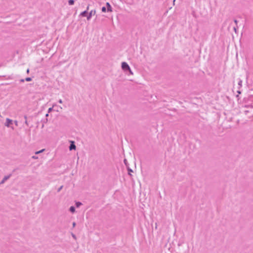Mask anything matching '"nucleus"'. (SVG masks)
Returning a JSON list of instances; mask_svg holds the SVG:
<instances>
[{
    "mask_svg": "<svg viewBox=\"0 0 253 253\" xmlns=\"http://www.w3.org/2000/svg\"><path fill=\"white\" fill-rule=\"evenodd\" d=\"M234 22L237 24L238 23V21L236 19L234 20Z\"/></svg>",
    "mask_w": 253,
    "mask_h": 253,
    "instance_id": "obj_30",
    "label": "nucleus"
},
{
    "mask_svg": "<svg viewBox=\"0 0 253 253\" xmlns=\"http://www.w3.org/2000/svg\"><path fill=\"white\" fill-rule=\"evenodd\" d=\"M59 108H60V109H62V107L60 106Z\"/></svg>",
    "mask_w": 253,
    "mask_h": 253,
    "instance_id": "obj_36",
    "label": "nucleus"
},
{
    "mask_svg": "<svg viewBox=\"0 0 253 253\" xmlns=\"http://www.w3.org/2000/svg\"><path fill=\"white\" fill-rule=\"evenodd\" d=\"M52 110V108H49L48 110V113H50Z\"/></svg>",
    "mask_w": 253,
    "mask_h": 253,
    "instance_id": "obj_20",
    "label": "nucleus"
},
{
    "mask_svg": "<svg viewBox=\"0 0 253 253\" xmlns=\"http://www.w3.org/2000/svg\"><path fill=\"white\" fill-rule=\"evenodd\" d=\"M20 82H24V79H21V80H20Z\"/></svg>",
    "mask_w": 253,
    "mask_h": 253,
    "instance_id": "obj_31",
    "label": "nucleus"
},
{
    "mask_svg": "<svg viewBox=\"0 0 253 253\" xmlns=\"http://www.w3.org/2000/svg\"><path fill=\"white\" fill-rule=\"evenodd\" d=\"M87 10H85L82 12L80 14V16H82V17H87Z\"/></svg>",
    "mask_w": 253,
    "mask_h": 253,
    "instance_id": "obj_7",
    "label": "nucleus"
},
{
    "mask_svg": "<svg viewBox=\"0 0 253 253\" xmlns=\"http://www.w3.org/2000/svg\"><path fill=\"white\" fill-rule=\"evenodd\" d=\"M31 80H32V79H31V78H30V77H27V78H26L25 79V81H27V82H30V81H31Z\"/></svg>",
    "mask_w": 253,
    "mask_h": 253,
    "instance_id": "obj_14",
    "label": "nucleus"
},
{
    "mask_svg": "<svg viewBox=\"0 0 253 253\" xmlns=\"http://www.w3.org/2000/svg\"><path fill=\"white\" fill-rule=\"evenodd\" d=\"M242 81L240 80L239 81L238 84V85L240 86V87L242 86Z\"/></svg>",
    "mask_w": 253,
    "mask_h": 253,
    "instance_id": "obj_15",
    "label": "nucleus"
},
{
    "mask_svg": "<svg viewBox=\"0 0 253 253\" xmlns=\"http://www.w3.org/2000/svg\"><path fill=\"white\" fill-rule=\"evenodd\" d=\"M76 225V222H74L73 223V227H75Z\"/></svg>",
    "mask_w": 253,
    "mask_h": 253,
    "instance_id": "obj_25",
    "label": "nucleus"
},
{
    "mask_svg": "<svg viewBox=\"0 0 253 253\" xmlns=\"http://www.w3.org/2000/svg\"><path fill=\"white\" fill-rule=\"evenodd\" d=\"M246 107H250L251 109H253V104L247 105L245 106Z\"/></svg>",
    "mask_w": 253,
    "mask_h": 253,
    "instance_id": "obj_17",
    "label": "nucleus"
},
{
    "mask_svg": "<svg viewBox=\"0 0 253 253\" xmlns=\"http://www.w3.org/2000/svg\"><path fill=\"white\" fill-rule=\"evenodd\" d=\"M96 14V10L95 9L91 10L89 13V14L87 16V20H89L91 19V17L93 15H94Z\"/></svg>",
    "mask_w": 253,
    "mask_h": 253,
    "instance_id": "obj_2",
    "label": "nucleus"
},
{
    "mask_svg": "<svg viewBox=\"0 0 253 253\" xmlns=\"http://www.w3.org/2000/svg\"><path fill=\"white\" fill-rule=\"evenodd\" d=\"M71 235H72V237H73L75 240H76V239H77L76 236L74 234L72 233V234H71Z\"/></svg>",
    "mask_w": 253,
    "mask_h": 253,
    "instance_id": "obj_19",
    "label": "nucleus"
},
{
    "mask_svg": "<svg viewBox=\"0 0 253 253\" xmlns=\"http://www.w3.org/2000/svg\"><path fill=\"white\" fill-rule=\"evenodd\" d=\"M106 6L107 7V11H108V12L112 11V7L109 2L106 3Z\"/></svg>",
    "mask_w": 253,
    "mask_h": 253,
    "instance_id": "obj_6",
    "label": "nucleus"
},
{
    "mask_svg": "<svg viewBox=\"0 0 253 253\" xmlns=\"http://www.w3.org/2000/svg\"><path fill=\"white\" fill-rule=\"evenodd\" d=\"M59 103H62V99H59V101H58Z\"/></svg>",
    "mask_w": 253,
    "mask_h": 253,
    "instance_id": "obj_27",
    "label": "nucleus"
},
{
    "mask_svg": "<svg viewBox=\"0 0 253 253\" xmlns=\"http://www.w3.org/2000/svg\"><path fill=\"white\" fill-rule=\"evenodd\" d=\"M24 119H25V123L26 124L27 126H28V122L27 121V117L26 116H24Z\"/></svg>",
    "mask_w": 253,
    "mask_h": 253,
    "instance_id": "obj_16",
    "label": "nucleus"
},
{
    "mask_svg": "<svg viewBox=\"0 0 253 253\" xmlns=\"http://www.w3.org/2000/svg\"><path fill=\"white\" fill-rule=\"evenodd\" d=\"M27 73H29V69H28L27 70Z\"/></svg>",
    "mask_w": 253,
    "mask_h": 253,
    "instance_id": "obj_32",
    "label": "nucleus"
},
{
    "mask_svg": "<svg viewBox=\"0 0 253 253\" xmlns=\"http://www.w3.org/2000/svg\"><path fill=\"white\" fill-rule=\"evenodd\" d=\"M70 211L73 213L75 211V208L73 206H71L70 208V209H69Z\"/></svg>",
    "mask_w": 253,
    "mask_h": 253,
    "instance_id": "obj_9",
    "label": "nucleus"
},
{
    "mask_svg": "<svg viewBox=\"0 0 253 253\" xmlns=\"http://www.w3.org/2000/svg\"><path fill=\"white\" fill-rule=\"evenodd\" d=\"M14 123H15L16 126H18V122L17 121H15Z\"/></svg>",
    "mask_w": 253,
    "mask_h": 253,
    "instance_id": "obj_26",
    "label": "nucleus"
},
{
    "mask_svg": "<svg viewBox=\"0 0 253 253\" xmlns=\"http://www.w3.org/2000/svg\"><path fill=\"white\" fill-rule=\"evenodd\" d=\"M71 143L70 144V145L69 146V150L70 151H71L72 150H75L76 148V146L74 143V142L71 141Z\"/></svg>",
    "mask_w": 253,
    "mask_h": 253,
    "instance_id": "obj_5",
    "label": "nucleus"
},
{
    "mask_svg": "<svg viewBox=\"0 0 253 253\" xmlns=\"http://www.w3.org/2000/svg\"><path fill=\"white\" fill-rule=\"evenodd\" d=\"M12 120L9 119V118H6V122L5 123H4V126L6 127H10V125L11 124H12Z\"/></svg>",
    "mask_w": 253,
    "mask_h": 253,
    "instance_id": "obj_3",
    "label": "nucleus"
},
{
    "mask_svg": "<svg viewBox=\"0 0 253 253\" xmlns=\"http://www.w3.org/2000/svg\"><path fill=\"white\" fill-rule=\"evenodd\" d=\"M82 205V203L80 202H77L76 203V206L77 207V208H79L80 206H81Z\"/></svg>",
    "mask_w": 253,
    "mask_h": 253,
    "instance_id": "obj_11",
    "label": "nucleus"
},
{
    "mask_svg": "<svg viewBox=\"0 0 253 253\" xmlns=\"http://www.w3.org/2000/svg\"><path fill=\"white\" fill-rule=\"evenodd\" d=\"M32 159H38V157H37V156H32Z\"/></svg>",
    "mask_w": 253,
    "mask_h": 253,
    "instance_id": "obj_21",
    "label": "nucleus"
},
{
    "mask_svg": "<svg viewBox=\"0 0 253 253\" xmlns=\"http://www.w3.org/2000/svg\"><path fill=\"white\" fill-rule=\"evenodd\" d=\"M127 170H128V174L130 175V176H131L132 175L131 174V172H133L132 170L130 168H129V167H127Z\"/></svg>",
    "mask_w": 253,
    "mask_h": 253,
    "instance_id": "obj_8",
    "label": "nucleus"
},
{
    "mask_svg": "<svg viewBox=\"0 0 253 253\" xmlns=\"http://www.w3.org/2000/svg\"><path fill=\"white\" fill-rule=\"evenodd\" d=\"M250 112L249 110H245V113L246 115H247L248 113H249Z\"/></svg>",
    "mask_w": 253,
    "mask_h": 253,
    "instance_id": "obj_23",
    "label": "nucleus"
},
{
    "mask_svg": "<svg viewBox=\"0 0 253 253\" xmlns=\"http://www.w3.org/2000/svg\"><path fill=\"white\" fill-rule=\"evenodd\" d=\"M124 162L126 165H127V161L126 159H125Z\"/></svg>",
    "mask_w": 253,
    "mask_h": 253,
    "instance_id": "obj_24",
    "label": "nucleus"
},
{
    "mask_svg": "<svg viewBox=\"0 0 253 253\" xmlns=\"http://www.w3.org/2000/svg\"><path fill=\"white\" fill-rule=\"evenodd\" d=\"M74 0H69L68 3L70 5H73L74 4Z\"/></svg>",
    "mask_w": 253,
    "mask_h": 253,
    "instance_id": "obj_10",
    "label": "nucleus"
},
{
    "mask_svg": "<svg viewBox=\"0 0 253 253\" xmlns=\"http://www.w3.org/2000/svg\"><path fill=\"white\" fill-rule=\"evenodd\" d=\"M157 223H156L155 228L157 229Z\"/></svg>",
    "mask_w": 253,
    "mask_h": 253,
    "instance_id": "obj_35",
    "label": "nucleus"
},
{
    "mask_svg": "<svg viewBox=\"0 0 253 253\" xmlns=\"http://www.w3.org/2000/svg\"><path fill=\"white\" fill-rule=\"evenodd\" d=\"M63 186L62 185L59 188H58V189H57V192H60V190L63 188Z\"/></svg>",
    "mask_w": 253,
    "mask_h": 253,
    "instance_id": "obj_18",
    "label": "nucleus"
},
{
    "mask_svg": "<svg viewBox=\"0 0 253 253\" xmlns=\"http://www.w3.org/2000/svg\"><path fill=\"white\" fill-rule=\"evenodd\" d=\"M101 10L103 12H105L106 11V8L105 6L102 7Z\"/></svg>",
    "mask_w": 253,
    "mask_h": 253,
    "instance_id": "obj_13",
    "label": "nucleus"
},
{
    "mask_svg": "<svg viewBox=\"0 0 253 253\" xmlns=\"http://www.w3.org/2000/svg\"><path fill=\"white\" fill-rule=\"evenodd\" d=\"M44 151V149H42V150H40V151H37V152H35V154H40V153H42V152H43Z\"/></svg>",
    "mask_w": 253,
    "mask_h": 253,
    "instance_id": "obj_12",
    "label": "nucleus"
},
{
    "mask_svg": "<svg viewBox=\"0 0 253 253\" xmlns=\"http://www.w3.org/2000/svg\"><path fill=\"white\" fill-rule=\"evenodd\" d=\"M1 184H0V185H1Z\"/></svg>",
    "mask_w": 253,
    "mask_h": 253,
    "instance_id": "obj_37",
    "label": "nucleus"
},
{
    "mask_svg": "<svg viewBox=\"0 0 253 253\" xmlns=\"http://www.w3.org/2000/svg\"><path fill=\"white\" fill-rule=\"evenodd\" d=\"M45 116H46V117H48V113H47V114L45 115Z\"/></svg>",
    "mask_w": 253,
    "mask_h": 253,
    "instance_id": "obj_34",
    "label": "nucleus"
},
{
    "mask_svg": "<svg viewBox=\"0 0 253 253\" xmlns=\"http://www.w3.org/2000/svg\"><path fill=\"white\" fill-rule=\"evenodd\" d=\"M122 68L124 71H127L130 70V67L128 64L125 62H123L122 63Z\"/></svg>",
    "mask_w": 253,
    "mask_h": 253,
    "instance_id": "obj_1",
    "label": "nucleus"
},
{
    "mask_svg": "<svg viewBox=\"0 0 253 253\" xmlns=\"http://www.w3.org/2000/svg\"><path fill=\"white\" fill-rule=\"evenodd\" d=\"M237 92H238L239 94H240V93H241V91H240V90L237 91Z\"/></svg>",
    "mask_w": 253,
    "mask_h": 253,
    "instance_id": "obj_33",
    "label": "nucleus"
},
{
    "mask_svg": "<svg viewBox=\"0 0 253 253\" xmlns=\"http://www.w3.org/2000/svg\"><path fill=\"white\" fill-rule=\"evenodd\" d=\"M234 30L236 33L237 31V28L236 27H234Z\"/></svg>",
    "mask_w": 253,
    "mask_h": 253,
    "instance_id": "obj_28",
    "label": "nucleus"
},
{
    "mask_svg": "<svg viewBox=\"0 0 253 253\" xmlns=\"http://www.w3.org/2000/svg\"><path fill=\"white\" fill-rule=\"evenodd\" d=\"M89 5H87V7H86V10H87V11H88V10L89 9Z\"/></svg>",
    "mask_w": 253,
    "mask_h": 253,
    "instance_id": "obj_29",
    "label": "nucleus"
},
{
    "mask_svg": "<svg viewBox=\"0 0 253 253\" xmlns=\"http://www.w3.org/2000/svg\"><path fill=\"white\" fill-rule=\"evenodd\" d=\"M127 71H129V73L131 74V75H133V73L132 72V71L131 70V69H130V70H128Z\"/></svg>",
    "mask_w": 253,
    "mask_h": 253,
    "instance_id": "obj_22",
    "label": "nucleus"
},
{
    "mask_svg": "<svg viewBox=\"0 0 253 253\" xmlns=\"http://www.w3.org/2000/svg\"><path fill=\"white\" fill-rule=\"evenodd\" d=\"M11 174H9L7 175L4 176L2 180L0 181V184H3L7 180H8L11 176Z\"/></svg>",
    "mask_w": 253,
    "mask_h": 253,
    "instance_id": "obj_4",
    "label": "nucleus"
}]
</instances>
